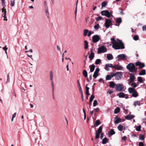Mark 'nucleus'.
<instances>
[{
	"mask_svg": "<svg viewBox=\"0 0 146 146\" xmlns=\"http://www.w3.org/2000/svg\"><path fill=\"white\" fill-rule=\"evenodd\" d=\"M111 40L112 41L111 43L112 44V47L114 49L118 50L125 48L124 44L121 40L117 39V42L114 37L111 38Z\"/></svg>",
	"mask_w": 146,
	"mask_h": 146,
	"instance_id": "1",
	"label": "nucleus"
},
{
	"mask_svg": "<svg viewBox=\"0 0 146 146\" xmlns=\"http://www.w3.org/2000/svg\"><path fill=\"white\" fill-rule=\"evenodd\" d=\"M127 68L129 71L131 72H136L137 68H135V65L132 63H129L126 66Z\"/></svg>",
	"mask_w": 146,
	"mask_h": 146,
	"instance_id": "2",
	"label": "nucleus"
},
{
	"mask_svg": "<svg viewBox=\"0 0 146 146\" xmlns=\"http://www.w3.org/2000/svg\"><path fill=\"white\" fill-rule=\"evenodd\" d=\"M102 15L104 16L109 18L111 16H113L112 13H110L108 10H104L101 11V13Z\"/></svg>",
	"mask_w": 146,
	"mask_h": 146,
	"instance_id": "3",
	"label": "nucleus"
},
{
	"mask_svg": "<svg viewBox=\"0 0 146 146\" xmlns=\"http://www.w3.org/2000/svg\"><path fill=\"white\" fill-rule=\"evenodd\" d=\"M107 50V48L104 46H101L98 48V53L100 54L102 53H104L106 52Z\"/></svg>",
	"mask_w": 146,
	"mask_h": 146,
	"instance_id": "4",
	"label": "nucleus"
},
{
	"mask_svg": "<svg viewBox=\"0 0 146 146\" xmlns=\"http://www.w3.org/2000/svg\"><path fill=\"white\" fill-rule=\"evenodd\" d=\"M115 89L116 91H122L124 89L123 85L122 84H117L116 85Z\"/></svg>",
	"mask_w": 146,
	"mask_h": 146,
	"instance_id": "5",
	"label": "nucleus"
},
{
	"mask_svg": "<svg viewBox=\"0 0 146 146\" xmlns=\"http://www.w3.org/2000/svg\"><path fill=\"white\" fill-rule=\"evenodd\" d=\"M104 25L106 28H109L110 26L112 25V24L111 19H106Z\"/></svg>",
	"mask_w": 146,
	"mask_h": 146,
	"instance_id": "6",
	"label": "nucleus"
},
{
	"mask_svg": "<svg viewBox=\"0 0 146 146\" xmlns=\"http://www.w3.org/2000/svg\"><path fill=\"white\" fill-rule=\"evenodd\" d=\"M115 79L117 80H119L122 77L123 75L122 73L121 72H117L115 73Z\"/></svg>",
	"mask_w": 146,
	"mask_h": 146,
	"instance_id": "7",
	"label": "nucleus"
},
{
	"mask_svg": "<svg viewBox=\"0 0 146 146\" xmlns=\"http://www.w3.org/2000/svg\"><path fill=\"white\" fill-rule=\"evenodd\" d=\"M100 39V37L98 35H95L92 37V42L94 43L97 42L99 41Z\"/></svg>",
	"mask_w": 146,
	"mask_h": 146,
	"instance_id": "8",
	"label": "nucleus"
},
{
	"mask_svg": "<svg viewBox=\"0 0 146 146\" xmlns=\"http://www.w3.org/2000/svg\"><path fill=\"white\" fill-rule=\"evenodd\" d=\"M117 57L118 58L119 60H125L126 59L127 56L124 54H122L118 55Z\"/></svg>",
	"mask_w": 146,
	"mask_h": 146,
	"instance_id": "9",
	"label": "nucleus"
},
{
	"mask_svg": "<svg viewBox=\"0 0 146 146\" xmlns=\"http://www.w3.org/2000/svg\"><path fill=\"white\" fill-rule=\"evenodd\" d=\"M135 64L137 66H139L140 68H142L145 67V64L144 63H141L140 62L138 61Z\"/></svg>",
	"mask_w": 146,
	"mask_h": 146,
	"instance_id": "10",
	"label": "nucleus"
},
{
	"mask_svg": "<svg viewBox=\"0 0 146 146\" xmlns=\"http://www.w3.org/2000/svg\"><path fill=\"white\" fill-rule=\"evenodd\" d=\"M114 121L115 123L116 124L119 122H121L122 120L119 118L118 116H117L114 117Z\"/></svg>",
	"mask_w": 146,
	"mask_h": 146,
	"instance_id": "11",
	"label": "nucleus"
},
{
	"mask_svg": "<svg viewBox=\"0 0 146 146\" xmlns=\"http://www.w3.org/2000/svg\"><path fill=\"white\" fill-rule=\"evenodd\" d=\"M91 53L90 54L89 58L90 59V60H92L94 58V52H93L92 50L90 51Z\"/></svg>",
	"mask_w": 146,
	"mask_h": 146,
	"instance_id": "12",
	"label": "nucleus"
},
{
	"mask_svg": "<svg viewBox=\"0 0 146 146\" xmlns=\"http://www.w3.org/2000/svg\"><path fill=\"white\" fill-rule=\"evenodd\" d=\"M113 66L111 64H107L105 65V69L107 70H108L109 67H111L113 68Z\"/></svg>",
	"mask_w": 146,
	"mask_h": 146,
	"instance_id": "13",
	"label": "nucleus"
},
{
	"mask_svg": "<svg viewBox=\"0 0 146 146\" xmlns=\"http://www.w3.org/2000/svg\"><path fill=\"white\" fill-rule=\"evenodd\" d=\"M115 22L116 23L119 24L118 25L115 24L116 26H119V24L121 23L122 22L121 19L120 17L117 18L115 20Z\"/></svg>",
	"mask_w": 146,
	"mask_h": 146,
	"instance_id": "14",
	"label": "nucleus"
},
{
	"mask_svg": "<svg viewBox=\"0 0 146 146\" xmlns=\"http://www.w3.org/2000/svg\"><path fill=\"white\" fill-rule=\"evenodd\" d=\"M117 96H118L120 98H123L125 97V94L123 92H120L117 94Z\"/></svg>",
	"mask_w": 146,
	"mask_h": 146,
	"instance_id": "15",
	"label": "nucleus"
},
{
	"mask_svg": "<svg viewBox=\"0 0 146 146\" xmlns=\"http://www.w3.org/2000/svg\"><path fill=\"white\" fill-rule=\"evenodd\" d=\"M134 118V116L133 115H129L126 116L125 118L126 119L128 120H130Z\"/></svg>",
	"mask_w": 146,
	"mask_h": 146,
	"instance_id": "16",
	"label": "nucleus"
},
{
	"mask_svg": "<svg viewBox=\"0 0 146 146\" xmlns=\"http://www.w3.org/2000/svg\"><path fill=\"white\" fill-rule=\"evenodd\" d=\"M113 68L117 70H121L122 69L123 67L117 65L113 66Z\"/></svg>",
	"mask_w": 146,
	"mask_h": 146,
	"instance_id": "17",
	"label": "nucleus"
},
{
	"mask_svg": "<svg viewBox=\"0 0 146 146\" xmlns=\"http://www.w3.org/2000/svg\"><path fill=\"white\" fill-rule=\"evenodd\" d=\"M115 132L113 129H112L110 131H109L108 133V135L109 137L115 134Z\"/></svg>",
	"mask_w": 146,
	"mask_h": 146,
	"instance_id": "18",
	"label": "nucleus"
},
{
	"mask_svg": "<svg viewBox=\"0 0 146 146\" xmlns=\"http://www.w3.org/2000/svg\"><path fill=\"white\" fill-rule=\"evenodd\" d=\"M107 58L108 60H110L113 59V57L111 54H107Z\"/></svg>",
	"mask_w": 146,
	"mask_h": 146,
	"instance_id": "19",
	"label": "nucleus"
},
{
	"mask_svg": "<svg viewBox=\"0 0 146 146\" xmlns=\"http://www.w3.org/2000/svg\"><path fill=\"white\" fill-rule=\"evenodd\" d=\"M95 68V66L94 64H92L89 66V68L90 69V72H92L94 71Z\"/></svg>",
	"mask_w": 146,
	"mask_h": 146,
	"instance_id": "20",
	"label": "nucleus"
},
{
	"mask_svg": "<svg viewBox=\"0 0 146 146\" xmlns=\"http://www.w3.org/2000/svg\"><path fill=\"white\" fill-rule=\"evenodd\" d=\"M45 11L47 17L49 18V13L48 12V6H46Z\"/></svg>",
	"mask_w": 146,
	"mask_h": 146,
	"instance_id": "21",
	"label": "nucleus"
},
{
	"mask_svg": "<svg viewBox=\"0 0 146 146\" xmlns=\"http://www.w3.org/2000/svg\"><path fill=\"white\" fill-rule=\"evenodd\" d=\"M128 91L130 94H131L134 92L136 90L133 88H129L128 89Z\"/></svg>",
	"mask_w": 146,
	"mask_h": 146,
	"instance_id": "22",
	"label": "nucleus"
},
{
	"mask_svg": "<svg viewBox=\"0 0 146 146\" xmlns=\"http://www.w3.org/2000/svg\"><path fill=\"white\" fill-rule=\"evenodd\" d=\"M130 78H129L130 79L131 81H134V80L135 79V77L133 74L131 73L130 74Z\"/></svg>",
	"mask_w": 146,
	"mask_h": 146,
	"instance_id": "23",
	"label": "nucleus"
},
{
	"mask_svg": "<svg viewBox=\"0 0 146 146\" xmlns=\"http://www.w3.org/2000/svg\"><path fill=\"white\" fill-rule=\"evenodd\" d=\"M88 43L87 41H84V48L85 49H86L88 48Z\"/></svg>",
	"mask_w": 146,
	"mask_h": 146,
	"instance_id": "24",
	"label": "nucleus"
},
{
	"mask_svg": "<svg viewBox=\"0 0 146 146\" xmlns=\"http://www.w3.org/2000/svg\"><path fill=\"white\" fill-rule=\"evenodd\" d=\"M116 84H115L113 82H111L110 83V86L112 88H113Z\"/></svg>",
	"mask_w": 146,
	"mask_h": 146,
	"instance_id": "25",
	"label": "nucleus"
},
{
	"mask_svg": "<svg viewBox=\"0 0 146 146\" xmlns=\"http://www.w3.org/2000/svg\"><path fill=\"white\" fill-rule=\"evenodd\" d=\"M146 74V71L145 69H143L140 71L139 73L140 75H145Z\"/></svg>",
	"mask_w": 146,
	"mask_h": 146,
	"instance_id": "26",
	"label": "nucleus"
},
{
	"mask_svg": "<svg viewBox=\"0 0 146 146\" xmlns=\"http://www.w3.org/2000/svg\"><path fill=\"white\" fill-rule=\"evenodd\" d=\"M108 139H107V137H105L102 139V143L104 144H106L108 142Z\"/></svg>",
	"mask_w": 146,
	"mask_h": 146,
	"instance_id": "27",
	"label": "nucleus"
},
{
	"mask_svg": "<svg viewBox=\"0 0 146 146\" xmlns=\"http://www.w3.org/2000/svg\"><path fill=\"white\" fill-rule=\"evenodd\" d=\"M140 105L141 104L139 101H136L134 102L133 105L135 107L137 105L140 106Z\"/></svg>",
	"mask_w": 146,
	"mask_h": 146,
	"instance_id": "28",
	"label": "nucleus"
},
{
	"mask_svg": "<svg viewBox=\"0 0 146 146\" xmlns=\"http://www.w3.org/2000/svg\"><path fill=\"white\" fill-rule=\"evenodd\" d=\"M102 127L103 126H100L99 128L98 131L96 130V132L98 133H101L102 132Z\"/></svg>",
	"mask_w": 146,
	"mask_h": 146,
	"instance_id": "29",
	"label": "nucleus"
},
{
	"mask_svg": "<svg viewBox=\"0 0 146 146\" xmlns=\"http://www.w3.org/2000/svg\"><path fill=\"white\" fill-rule=\"evenodd\" d=\"M2 12L3 13V16H6L7 11L5 7H3L2 9Z\"/></svg>",
	"mask_w": 146,
	"mask_h": 146,
	"instance_id": "30",
	"label": "nucleus"
},
{
	"mask_svg": "<svg viewBox=\"0 0 146 146\" xmlns=\"http://www.w3.org/2000/svg\"><path fill=\"white\" fill-rule=\"evenodd\" d=\"M83 74L85 77L87 78V77L88 73L87 71L86 70H83Z\"/></svg>",
	"mask_w": 146,
	"mask_h": 146,
	"instance_id": "31",
	"label": "nucleus"
},
{
	"mask_svg": "<svg viewBox=\"0 0 146 146\" xmlns=\"http://www.w3.org/2000/svg\"><path fill=\"white\" fill-rule=\"evenodd\" d=\"M139 139L141 140H143L144 139V136L142 134H140L139 136Z\"/></svg>",
	"mask_w": 146,
	"mask_h": 146,
	"instance_id": "32",
	"label": "nucleus"
},
{
	"mask_svg": "<svg viewBox=\"0 0 146 146\" xmlns=\"http://www.w3.org/2000/svg\"><path fill=\"white\" fill-rule=\"evenodd\" d=\"M132 96L134 97H137L138 96V93L137 91H135L134 92L132 93Z\"/></svg>",
	"mask_w": 146,
	"mask_h": 146,
	"instance_id": "33",
	"label": "nucleus"
},
{
	"mask_svg": "<svg viewBox=\"0 0 146 146\" xmlns=\"http://www.w3.org/2000/svg\"><path fill=\"white\" fill-rule=\"evenodd\" d=\"M120 110V109L119 107H117L116 108L115 110L114 111V113L115 114H117L118 113Z\"/></svg>",
	"mask_w": 146,
	"mask_h": 146,
	"instance_id": "34",
	"label": "nucleus"
},
{
	"mask_svg": "<svg viewBox=\"0 0 146 146\" xmlns=\"http://www.w3.org/2000/svg\"><path fill=\"white\" fill-rule=\"evenodd\" d=\"M50 80L52 81L53 80V72L51 70H50Z\"/></svg>",
	"mask_w": 146,
	"mask_h": 146,
	"instance_id": "35",
	"label": "nucleus"
},
{
	"mask_svg": "<svg viewBox=\"0 0 146 146\" xmlns=\"http://www.w3.org/2000/svg\"><path fill=\"white\" fill-rule=\"evenodd\" d=\"M107 4V2L106 1H104L102 3V8L105 7Z\"/></svg>",
	"mask_w": 146,
	"mask_h": 146,
	"instance_id": "36",
	"label": "nucleus"
},
{
	"mask_svg": "<svg viewBox=\"0 0 146 146\" xmlns=\"http://www.w3.org/2000/svg\"><path fill=\"white\" fill-rule=\"evenodd\" d=\"M77 83L78 88H79V90L80 91H82L81 87L80 85V84L79 82V80H78L77 81Z\"/></svg>",
	"mask_w": 146,
	"mask_h": 146,
	"instance_id": "37",
	"label": "nucleus"
},
{
	"mask_svg": "<svg viewBox=\"0 0 146 146\" xmlns=\"http://www.w3.org/2000/svg\"><path fill=\"white\" fill-rule=\"evenodd\" d=\"M131 85V86L133 88H135L137 86V85H136L135 82H134V81L132 83Z\"/></svg>",
	"mask_w": 146,
	"mask_h": 146,
	"instance_id": "38",
	"label": "nucleus"
},
{
	"mask_svg": "<svg viewBox=\"0 0 146 146\" xmlns=\"http://www.w3.org/2000/svg\"><path fill=\"white\" fill-rule=\"evenodd\" d=\"M118 129L120 131H121L123 128V126L121 125H119L117 127Z\"/></svg>",
	"mask_w": 146,
	"mask_h": 146,
	"instance_id": "39",
	"label": "nucleus"
},
{
	"mask_svg": "<svg viewBox=\"0 0 146 146\" xmlns=\"http://www.w3.org/2000/svg\"><path fill=\"white\" fill-rule=\"evenodd\" d=\"M78 0H77L76 1V9L75 11V17H76V13H77V5H78Z\"/></svg>",
	"mask_w": 146,
	"mask_h": 146,
	"instance_id": "40",
	"label": "nucleus"
},
{
	"mask_svg": "<svg viewBox=\"0 0 146 146\" xmlns=\"http://www.w3.org/2000/svg\"><path fill=\"white\" fill-rule=\"evenodd\" d=\"M89 31L88 29H85L84 31V36H86L88 32Z\"/></svg>",
	"mask_w": 146,
	"mask_h": 146,
	"instance_id": "41",
	"label": "nucleus"
},
{
	"mask_svg": "<svg viewBox=\"0 0 146 146\" xmlns=\"http://www.w3.org/2000/svg\"><path fill=\"white\" fill-rule=\"evenodd\" d=\"M15 4V0L11 1V7H14Z\"/></svg>",
	"mask_w": 146,
	"mask_h": 146,
	"instance_id": "42",
	"label": "nucleus"
},
{
	"mask_svg": "<svg viewBox=\"0 0 146 146\" xmlns=\"http://www.w3.org/2000/svg\"><path fill=\"white\" fill-rule=\"evenodd\" d=\"M101 60L100 59H97L95 62V64H96L97 65L101 62Z\"/></svg>",
	"mask_w": 146,
	"mask_h": 146,
	"instance_id": "43",
	"label": "nucleus"
},
{
	"mask_svg": "<svg viewBox=\"0 0 146 146\" xmlns=\"http://www.w3.org/2000/svg\"><path fill=\"white\" fill-rule=\"evenodd\" d=\"M138 81L140 83L143 82V80L141 77H139L137 78Z\"/></svg>",
	"mask_w": 146,
	"mask_h": 146,
	"instance_id": "44",
	"label": "nucleus"
},
{
	"mask_svg": "<svg viewBox=\"0 0 146 146\" xmlns=\"http://www.w3.org/2000/svg\"><path fill=\"white\" fill-rule=\"evenodd\" d=\"M100 133L96 132L95 138L96 139H98L100 136Z\"/></svg>",
	"mask_w": 146,
	"mask_h": 146,
	"instance_id": "45",
	"label": "nucleus"
},
{
	"mask_svg": "<svg viewBox=\"0 0 146 146\" xmlns=\"http://www.w3.org/2000/svg\"><path fill=\"white\" fill-rule=\"evenodd\" d=\"M95 123L96 126H98L101 124V122L99 120H97L96 121Z\"/></svg>",
	"mask_w": 146,
	"mask_h": 146,
	"instance_id": "46",
	"label": "nucleus"
},
{
	"mask_svg": "<svg viewBox=\"0 0 146 146\" xmlns=\"http://www.w3.org/2000/svg\"><path fill=\"white\" fill-rule=\"evenodd\" d=\"M103 18L101 17H98L96 18V20L97 21H99L103 20Z\"/></svg>",
	"mask_w": 146,
	"mask_h": 146,
	"instance_id": "47",
	"label": "nucleus"
},
{
	"mask_svg": "<svg viewBox=\"0 0 146 146\" xmlns=\"http://www.w3.org/2000/svg\"><path fill=\"white\" fill-rule=\"evenodd\" d=\"M80 94L81 95L82 100L83 101H84V99L83 95V94L82 91H82H80Z\"/></svg>",
	"mask_w": 146,
	"mask_h": 146,
	"instance_id": "48",
	"label": "nucleus"
},
{
	"mask_svg": "<svg viewBox=\"0 0 146 146\" xmlns=\"http://www.w3.org/2000/svg\"><path fill=\"white\" fill-rule=\"evenodd\" d=\"M98 76V73L94 72L93 77L94 78H96Z\"/></svg>",
	"mask_w": 146,
	"mask_h": 146,
	"instance_id": "49",
	"label": "nucleus"
},
{
	"mask_svg": "<svg viewBox=\"0 0 146 146\" xmlns=\"http://www.w3.org/2000/svg\"><path fill=\"white\" fill-rule=\"evenodd\" d=\"M141 125H139L138 126H137L136 128V130L137 131H141Z\"/></svg>",
	"mask_w": 146,
	"mask_h": 146,
	"instance_id": "50",
	"label": "nucleus"
},
{
	"mask_svg": "<svg viewBox=\"0 0 146 146\" xmlns=\"http://www.w3.org/2000/svg\"><path fill=\"white\" fill-rule=\"evenodd\" d=\"M133 39L135 40H137L139 39V37L138 35H135L133 37Z\"/></svg>",
	"mask_w": 146,
	"mask_h": 146,
	"instance_id": "51",
	"label": "nucleus"
},
{
	"mask_svg": "<svg viewBox=\"0 0 146 146\" xmlns=\"http://www.w3.org/2000/svg\"><path fill=\"white\" fill-rule=\"evenodd\" d=\"M98 104V102L96 100H94V101L93 106L94 107L96 106Z\"/></svg>",
	"mask_w": 146,
	"mask_h": 146,
	"instance_id": "52",
	"label": "nucleus"
},
{
	"mask_svg": "<svg viewBox=\"0 0 146 146\" xmlns=\"http://www.w3.org/2000/svg\"><path fill=\"white\" fill-rule=\"evenodd\" d=\"M1 2L3 7H5L6 5L5 4V0H1Z\"/></svg>",
	"mask_w": 146,
	"mask_h": 146,
	"instance_id": "53",
	"label": "nucleus"
},
{
	"mask_svg": "<svg viewBox=\"0 0 146 146\" xmlns=\"http://www.w3.org/2000/svg\"><path fill=\"white\" fill-rule=\"evenodd\" d=\"M100 27V26L99 24H98L95 25L94 26V28L96 30L98 29Z\"/></svg>",
	"mask_w": 146,
	"mask_h": 146,
	"instance_id": "54",
	"label": "nucleus"
},
{
	"mask_svg": "<svg viewBox=\"0 0 146 146\" xmlns=\"http://www.w3.org/2000/svg\"><path fill=\"white\" fill-rule=\"evenodd\" d=\"M111 79V77H110V76L109 75H108L107 76L106 78V79L107 80H110Z\"/></svg>",
	"mask_w": 146,
	"mask_h": 146,
	"instance_id": "55",
	"label": "nucleus"
},
{
	"mask_svg": "<svg viewBox=\"0 0 146 146\" xmlns=\"http://www.w3.org/2000/svg\"><path fill=\"white\" fill-rule=\"evenodd\" d=\"M51 85H52V90L53 93H54V85L53 84V82L52 81L51 82Z\"/></svg>",
	"mask_w": 146,
	"mask_h": 146,
	"instance_id": "56",
	"label": "nucleus"
},
{
	"mask_svg": "<svg viewBox=\"0 0 146 146\" xmlns=\"http://www.w3.org/2000/svg\"><path fill=\"white\" fill-rule=\"evenodd\" d=\"M94 110H95L96 112L97 113L99 112L100 111V109L98 108H96V109L94 108Z\"/></svg>",
	"mask_w": 146,
	"mask_h": 146,
	"instance_id": "57",
	"label": "nucleus"
},
{
	"mask_svg": "<svg viewBox=\"0 0 146 146\" xmlns=\"http://www.w3.org/2000/svg\"><path fill=\"white\" fill-rule=\"evenodd\" d=\"M127 139V138L125 136H123L121 138L122 140L124 141H125Z\"/></svg>",
	"mask_w": 146,
	"mask_h": 146,
	"instance_id": "58",
	"label": "nucleus"
},
{
	"mask_svg": "<svg viewBox=\"0 0 146 146\" xmlns=\"http://www.w3.org/2000/svg\"><path fill=\"white\" fill-rule=\"evenodd\" d=\"M88 85L87 84H86V92H89V88L87 86Z\"/></svg>",
	"mask_w": 146,
	"mask_h": 146,
	"instance_id": "59",
	"label": "nucleus"
},
{
	"mask_svg": "<svg viewBox=\"0 0 146 146\" xmlns=\"http://www.w3.org/2000/svg\"><path fill=\"white\" fill-rule=\"evenodd\" d=\"M110 75V77L111 78H112L114 76H115V73H111Z\"/></svg>",
	"mask_w": 146,
	"mask_h": 146,
	"instance_id": "60",
	"label": "nucleus"
},
{
	"mask_svg": "<svg viewBox=\"0 0 146 146\" xmlns=\"http://www.w3.org/2000/svg\"><path fill=\"white\" fill-rule=\"evenodd\" d=\"M16 114V113H14L12 117V121H13V118L15 117Z\"/></svg>",
	"mask_w": 146,
	"mask_h": 146,
	"instance_id": "61",
	"label": "nucleus"
},
{
	"mask_svg": "<svg viewBox=\"0 0 146 146\" xmlns=\"http://www.w3.org/2000/svg\"><path fill=\"white\" fill-rule=\"evenodd\" d=\"M144 145L143 143L142 142H139V146H143Z\"/></svg>",
	"mask_w": 146,
	"mask_h": 146,
	"instance_id": "62",
	"label": "nucleus"
},
{
	"mask_svg": "<svg viewBox=\"0 0 146 146\" xmlns=\"http://www.w3.org/2000/svg\"><path fill=\"white\" fill-rule=\"evenodd\" d=\"M57 48L60 53H61V49L60 47L58 45L57 46Z\"/></svg>",
	"mask_w": 146,
	"mask_h": 146,
	"instance_id": "63",
	"label": "nucleus"
},
{
	"mask_svg": "<svg viewBox=\"0 0 146 146\" xmlns=\"http://www.w3.org/2000/svg\"><path fill=\"white\" fill-rule=\"evenodd\" d=\"M94 97H95V96H94V95L93 94H92L91 95V97H90V99L93 100L94 98Z\"/></svg>",
	"mask_w": 146,
	"mask_h": 146,
	"instance_id": "64",
	"label": "nucleus"
}]
</instances>
